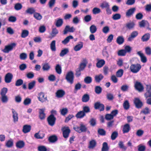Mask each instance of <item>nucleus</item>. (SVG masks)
<instances>
[{"label":"nucleus","instance_id":"nucleus-4","mask_svg":"<svg viewBox=\"0 0 151 151\" xmlns=\"http://www.w3.org/2000/svg\"><path fill=\"white\" fill-rule=\"evenodd\" d=\"M56 118L54 115L51 114L47 118V121L49 124L51 126H53L55 123Z\"/></svg>","mask_w":151,"mask_h":151},{"label":"nucleus","instance_id":"nucleus-37","mask_svg":"<svg viewBox=\"0 0 151 151\" xmlns=\"http://www.w3.org/2000/svg\"><path fill=\"white\" fill-rule=\"evenodd\" d=\"M35 10V9L32 7L29 8H28L26 11V13L29 14H34Z\"/></svg>","mask_w":151,"mask_h":151},{"label":"nucleus","instance_id":"nucleus-43","mask_svg":"<svg viewBox=\"0 0 151 151\" xmlns=\"http://www.w3.org/2000/svg\"><path fill=\"white\" fill-rule=\"evenodd\" d=\"M34 17L37 20H40L42 18V15L39 13H38L35 12L33 14Z\"/></svg>","mask_w":151,"mask_h":151},{"label":"nucleus","instance_id":"nucleus-56","mask_svg":"<svg viewBox=\"0 0 151 151\" xmlns=\"http://www.w3.org/2000/svg\"><path fill=\"white\" fill-rule=\"evenodd\" d=\"M150 111V110L147 107H146L145 109L141 111L140 113H143L145 114H149Z\"/></svg>","mask_w":151,"mask_h":151},{"label":"nucleus","instance_id":"nucleus-45","mask_svg":"<svg viewBox=\"0 0 151 151\" xmlns=\"http://www.w3.org/2000/svg\"><path fill=\"white\" fill-rule=\"evenodd\" d=\"M118 133L117 131H115L112 133L111 135V139L112 140H115L118 136Z\"/></svg>","mask_w":151,"mask_h":151},{"label":"nucleus","instance_id":"nucleus-49","mask_svg":"<svg viewBox=\"0 0 151 151\" xmlns=\"http://www.w3.org/2000/svg\"><path fill=\"white\" fill-rule=\"evenodd\" d=\"M135 25L134 23L133 22H129L126 24V27L129 29L133 28Z\"/></svg>","mask_w":151,"mask_h":151},{"label":"nucleus","instance_id":"nucleus-40","mask_svg":"<svg viewBox=\"0 0 151 151\" xmlns=\"http://www.w3.org/2000/svg\"><path fill=\"white\" fill-rule=\"evenodd\" d=\"M109 150V147L108 146L107 143L106 142L103 143L101 151H108Z\"/></svg>","mask_w":151,"mask_h":151},{"label":"nucleus","instance_id":"nucleus-9","mask_svg":"<svg viewBox=\"0 0 151 151\" xmlns=\"http://www.w3.org/2000/svg\"><path fill=\"white\" fill-rule=\"evenodd\" d=\"M13 77V75L11 73H8L5 76L4 81L6 83L11 82Z\"/></svg>","mask_w":151,"mask_h":151},{"label":"nucleus","instance_id":"nucleus-50","mask_svg":"<svg viewBox=\"0 0 151 151\" xmlns=\"http://www.w3.org/2000/svg\"><path fill=\"white\" fill-rule=\"evenodd\" d=\"M8 89L6 88H4L1 91L0 94L1 96H6V94L7 92Z\"/></svg>","mask_w":151,"mask_h":151},{"label":"nucleus","instance_id":"nucleus-26","mask_svg":"<svg viewBox=\"0 0 151 151\" xmlns=\"http://www.w3.org/2000/svg\"><path fill=\"white\" fill-rule=\"evenodd\" d=\"M139 25L140 27H144L145 25L149 26V24L147 21L142 20L139 22Z\"/></svg>","mask_w":151,"mask_h":151},{"label":"nucleus","instance_id":"nucleus-52","mask_svg":"<svg viewBox=\"0 0 151 151\" xmlns=\"http://www.w3.org/2000/svg\"><path fill=\"white\" fill-rule=\"evenodd\" d=\"M102 88L99 86H97L95 87V92L97 94H100L102 91Z\"/></svg>","mask_w":151,"mask_h":151},{"label":"nucleus","instance_id":"nucleus-18","mask_svg":"<svg viewBox=\"0 0 151 151\" xmlns=\"http://www.w3.org/2000/svg\"><path fill=\"white\" fill-rule=\"evenodd\" d=\"M138 33L137 31H134L131 34L130 36L128 39V40L131 41L132 39L136 37L138 35Z\"/></svg>","mask_w":151,"mask_h":151},{"label":"nucleus","instance_id":"nucleus-31","mask_svg":"<svg viewBox=\"0 0 151 151\" xmlns=\"http://www.w3.org/2000/svg\"><path fill=\"white\" fill-rule=\"evenodd\" d=\"M0 99L3 103H6L8 100V98L7 96H1Z\"/></svg>","mask_w":151,"mask_h":151},{"label":"nucleus","instance_id":"nucleus-61","mask_svg":"<svg viewBox=\"0 0 151 151\" xmlns=\"http://www.w3.org/2000/svg\"><path fill=\"white\" fill-rule=\"evenodd\" d=\"M121 15L119 14H116L113 15L112 18L114 20H118L121 18Z\"/></svg>","mask_w":151,"mask_h":151},{"label":"nucleus","instance_id":"nucleus-33","mask_svg":"<svg viewBox=\"0 0 151 151\" xmlns=\"http://www.w3.org/2000/svg\"><path fill=\"white\" fill-rule=\"evenodd\" d=\"M58 33V31L56 28L55 27L52 29L51 35L52 37H54Z\"/></svg>","mask_w":151,"mask_h":151},{"label":"nucleus","instance_id":"nucleus-14","mask_svg":"<svg viewBox=\"0 0 151 151\" xmlns=\"http://www.w3.org/2000/svg\"><path fill=\"white\" fill-rule=\"evenodd\" d=\"M39 95L38 99L41 102H43L47 100V97H45V94L41 92L40 93Z\"/></svg>","mask_w":151,"mask_h":151},{"label":"nucleus","instance_id":"nucleus-32","mask_svg":"<svg viewBox=\"0 0 151 151\" xmlns=\"http://www.w3.org/2000/svg\"><path fill=\"white\" fill-rule=\"evenodd\" d=\"M39 132H40L36 133L34 135V137L35 138L37 139H42L44 137L45 134L42 133L39 134Z\"/></svg>","mask_w":151,"mask_h":151},{"label":"nucleus","instance_id":"nucleus-19","mask_svg":"<svg viewBox=\"0 0 151 151\" xmlns=\"http://www.w3.org/2000/svg\"><path fill=\"white\" fill-rule=\"evenodd\" d=\"M12 110L13 121L14 122H16L18 121V114L15 111L14 109H12Z\"/></svg>","mask_w":151,"mask_h":151},{"label":"nucleus","instance_id":"nucleus-64","mask_svg":"<svg viewBox=\"0 0 151 151\" xmlns=\"http://www.w3.org/2000/svg\"><path fill=\"white\" fill-rule=\"evenodd\" d=\"M31 100L30 99L27 98L24 99L23 102V104L25 105H27L31 103Z\"/></svg>","mask_w":151,"mask_h":151},{"label":"nucleus","instance_id":"nucleus-17","mask_svg":"<svg viewBox=\"0 0 151 151\" xmlns=\"http://www.w3.org/2000/svg\"><path fill=\"white\" fill-rule=\"evenodd\" d=\"M130 129V125L128 124H125L123 127V133L128 132Z\"/></svg>","mask_w":151,"mask_h":151},{"label":"nucleus","instance_id":"nucleus-11","mask_svg":"<svg viewBox=\"0 0 151 151\" xmlns=\"http://www.w3.org/2000/svg\"><path fill=\"white\" fill-rule=\"evenodd\" d=\"M146 86L147 92L144 94L145 96L146 99L148 97L151 98V86L147 85Z\"/></svg>","mask_w":151,"mask_h":151},{"label":"nucleus","instance_id":"nucleus-10","mask_svg":"<svg viewBox=\"0 0 151 151\" xmlns=\"http://www.w3.org/2000/svg\"><path fill=\"white\" fill-rule=\"evenodd\" d=\"M135 88L139 92H141L144 90V87L141 83L138 81H137L135 84Z\"/></svg>","mask_w":151,"mask_h":151},{"label":"nucleus","instance_id":"nucleus-48","mask_svg":"<svg viewBox=\"0 0 151 151\" xmlns=\"http://www.w3.org/2000/svg\"><path fill=\"white\" fill-rule=\"evenodd\" d=\"M29 31L27 30H24L22 31L21 34V37L22 38H25L29 35Z\"/></svg>","mask_w":151,"mask_h":151},{"label":"nucleus","instance_id":"nucleus-13","mask_svg":"<svg viewBox=\"0 0 151 151\" xmlns=\"http://www.w3.org/2000/svg\"><path fill=\"white\" fill-rule=\"evenodd\" d=\"M136 10L135 8H132L128 9L126 12V17H129L132 16Z\"/></svg>","mask_w":151,"mask_h":151},{"label":"nucleus","instance_id":"nucleus-35","mask_svg":"<svg viewBox=\"0 0 151 151\" xmlns=\"http://www.w3.org/2000/svg\"><path fill=\"white\" fill-rule=\"evenodd\" d=\"M63 23V20L62 19H58L56 21L55 23V26L57 27H61Z\"/></svg>","mask_w":151,"mask_h":151},{"label":"nucleus","instance_id":"nucleus-38","mask_svg":"<svg viewBox=\"0 0 151 151\" xmlns=\"http://www.w3.org/2000/svg\"><path fill=\"white\" fill-rule=\"evenodd\" d=\"M57 138L56 136L52 135L49 137V140L51 142H54L57 140Z\"/></svg>","mask_w":151,"mask_h":151},{"label":"nucleus","instance_id":"nucleus-5","mask_svg":"<svg viewBox=\"0 0 151 151\" xmlns=\"http://www.w3.org/2000/svg\"><path fill=\"white\" fill-rule=\"evenodd\" d=\"M134 103L135 107L138 109L141 108L143 106V104L139 99L137 98H134Z\"/></svg>","mask_w":151,"mask_h":151},{"label":"nucleus","instance_id":"nucleus-16","mask_svg":"<svg viewBox=\"0 0 151 151\" xmlns=\"http://www.w3.org/2000/svg\"><path fill=\"white\" fill-rule=\"evenodd\" d=\"M45 109H39V117L41 120L44 119L45 118V114L44 113Z\"/></svg>","mask_w":151,"mask_h":151},{"label":"nucleus","instance_id":"nucleus-34","mask_svg":"<svg viewBox=\"0 0 151 151\" xmlns=\"http://www.w3.org/2000/svg\"><path fill=\"white\" fill-rule=\"evenodd\" d=\"M105 64V61L103 60H101L98 61L96 63V66L99 68L101 67Z\"/></svg>","mask_w":151,"mask_h":151},{"label":"nucleus","instance_id":"nucleus-27","mask_svg":"<svg viewBox=\"0 0 151 151\" xmlns=\"http://www.w3.org/2000/svg\"><path fill=\"white\" fill-rule=\"evenodd\" d=\"M86 116V114L82 111L78 112L76 115V117L78 118H82Z\"/></svg>","mask_w":151,"mask_h":151},{"label":"nucleus","instance_id":"nucleus-24","mask_svg":"<svg viewBox=\"0 0 151 151\" xmlns=\"http://www.w3.org/2000/svg\"><path fill=\"white\" fill-rule=\"evenodd\" d=\"M116 41L118 44L121 45L124 42V38L122 36H119L117 38Z\"/></svg>","mask_w":151,"mask_h":151},{"label":"nucleus","instance_id":"nucleus-22","mask_svg":"<svg viewBox=\"0 0 151 151\" xmlns=\"http://www.w3.org/2000/svg\"><path fill=\"white\" fill-rule=\"evenodd\" d=\"M90 99V97L87 94H84L82 96V101L83 102H86L88 101Z\"/></svg>","mask_w":151,"mask_h":151},{"label":"nucleus","instance_id":"nucleus-44","mask_svg":"<svg viewBox=\"0 0 151 151\" xmlns=\"http://www.w3.org/2000/svg\"><path fill=\"white\" fill-rule=\"evenodd\" d=\"M123 106L124 109L128 110L129 108L130 105L128 100L125 101L123 104Z\"/></svg>","mask_w":151,"mask_h":151},{"label":"nucleus","instance_id":"nucleus-21","mask_svg":"<svg viewBox=\"0 0 151 151\" xmlns=\"http://www.w3.org/2000/svg\"><path fill=\"white\" fill-rule=\"evenodd\" d=\"M83 43L82 42H80L74 47V50L76 51H78L83 47Z\"/></svg>","mask_w":151,"mask_h":151},{"label":"nucleus","instance_id":"nucleus-57","mask_svg":"<svg viewBox=\"0 0 151 151\" xmlns=\"http://www.w3.org/2000/svg\"><path fill=\"white\" fill-rule=\"evenodd\" d=\"M92 12L93 14H96L99 13L101 12V10L99 8L95 7L93 9Z\"/></svg>","mask_w":151,"mask_h":151},{"label":"nucleus","instance_id":"nucleus-12","mask_svg":"<svg viewBox=\"0 0 151 151\" xmlns=\"http://www.w3.org/2000/svg\"><path fill=\"white\" fill-rule=\"evenodd\" d=\"M65 94V91L61 89L58 90L55 93L56 96L58 98L63 97Z\"/></svg>","mask_w":151,"mask_h":151},{"label":"nucleus","instance_id":"nucleus-29","mask_svg":"<svg viewBox=\"0 0 151 151\" xmlns=\"http://www.w3.org/2000/svg\"><path fill=\"white\" fill-rule=\"evenodd\" d=\"M150 38V34L149 33H147L143 35L142 38V40L143 42L147 41Z\"/></svg>","mask_w":151,"mask_h":151},{"label":"nucleus","instance_id":"nucleus-36","mask_svg":"<svg viewBox=\"0 0 151 151\" xmlns=\"http://www.w3.org/2000/svg\"><path fill=\"white\" fill-rule=\"evenodd\" d=\"M36 81H33L29 83L28 84V88L29 90H31L33 88L35 85Z\"/></svg>","mask_w":151,"mask_h":151},{"label":"nucleus","instance_id":"nucleus-42","mask_svg":"<svg viewBox=\"0 0 151 151\" xmlns=\"http://www.w3.org/2000/svg\"><path fill=\"white\" fill-rule=\"evenodd\" d=\"M55 41H52L50 45V49L52 51H55L56 50Z\"/></svg>","mask_w":151,"mask_h":151},{"label":"nucleus","instance_id":"nucleus-55","mask_svg":"<svg viewBox=\"0 0 151 151\" xmlns=\"http://www.w3.org/2000/svg\"><path fill=\"white\" fill-rule=\"evenodd\" d=\"M126 51L124 50H121L118 52V55L119 56H124L126 55Z\"/></svg>","mask_w":151,"mask_h":151},{"label":"nucleus","instance_id":"nucleus-47","mask_svg":"<svg viewBox=\"0 0 151 151\" xmlns=\"http://www.w3.org/2000/svg\"><path fill=\"white\" fill-rule=\"evenodd\" d=\"M124 72L123 70L122 69L118 70L116 72V76L118 77H121L123 75Z\"/></svg>","mask_w":151,"mask_h":151},{"label":"nucleus","instance_id":"nucleus-1","mask_svg":"<svg viewBox=\"0 0 151 151\" xmlns=\"http://www.w3.org/2000/svg\"><path fill=\"white\" fill-rule=\"evenodd\" d=\"M65 79L67 81L71 84L73 83L74 75L73 72L70 71L68 72L66 75Z\"/></svg>","mask_w":151,"mask_h":151},{"label":"nucleus","instance_id":"nucleus-23","mask_svg":"<svg viewBox=\"0 0 151 151\" xmlns=\"http://www.w3.org/2000/svg\"><path fill=\"white\" fill-rule=\"evenodd\" d=\"M50 68V66L48 63H46L42 64V69L44 71H48Z\"/></svg>","mask_w":151,"mask_h":151},{"label":"nucleus","instance_id":"nucleus-28","mask_svg":"<svg viewBox=\"0 0 151 151\" xmlns=\"http://www.w3.org/2000/svg\"><path fill=\"white\" fill-rule=\"evenodd\" d=\"M96 142L94 140H92L89 142L88 148L93 149L96 146Z\"/></svg>","mask_w":151,"mask_h":151},{"label":"nucleus","instance_id":"nucleus-2","mask_svg":"<svg viewBox=\"0 0 151 151\" xmlns=\"http://www.w3.org/2000/svg\"><path fill=\"white\" fill-rule=\"evenodd\" d=\"M141 67L140 65L139 64H132L130 66V69L132 73H136L139 70Z\"/></svg>","mask_w":151,"mask_h":151},{"label":"nucleus","instance_id":"nucleus-62","mask_svg":"<svg viewBox=\"0 0 151 151\" xmlns=\"http://www.w3.org/2000/svg\"><path fill=\"white\" fill-rule=\"evenodd\" d=\"M23 83V81L21 79L17 80L16 82L15 86H20L22 85Z\"/></svg>","mask_w":151,"mask_h":151},{"label":"nucleus","instance_id":"nucleus-53","mask_svg":"<svg viewBox=\"0 0 151 151\" xmlns=\"http://www.w3.org/2000/svg\"><path fill=\"white\" fill-rule=\"evenodd\" d=\"M98 133L101 135L104 136L106 134V131L103 129L99 128L98 130Z\"/></svg>","mask_w":151,"mask_h":151},{"label":"nucleus","instance_id":"nucleus-58","mask_svg":"<svg viewBox=\"0 0 151 151\" xmlns=\"http://www.w3.org/2000/svg\"><path fill=\"white\" fill-rule=\"evenodd\" d=\"M27 58V55L25 53H22L19 55L20 58L22 60H25Z\"/></svg>","mask_w":151,"mask_h":151},{"label":"nucleus","instance_id":"nucleus-6","mask_svg":"<svg viewBox=\"0 0 151 151\" xmlns=\"http://www.w3.org/2000/svg\"><path fill=\"white\" fill-rule=\"evenodd\" d=\"M63 132V135L65 138H67L69 136L70 132V130L68 127H64L62 129Z\"/></svg>","mask_w":151,"mask_h":151},{"label":"nucleus","instance_id":"nucleus-39","mask_svg":"<svg viewBox=\"0 0 151 151\" xmlns=\"http://www.w3.org/2000/svg\"><path fill=\"white\" fill-rule=\"evenodd\" d=\"M69 52V50L68 48H65L61 50L60 54V55L61 57H63Z\"/></svg>","mask_w":151,"mask_h":151},{"label":"nucleus","instance_id":"nucleus-54","mask_svg":"<svg viewBox=\"0 0 151 151\" xmlns=\"http://www.w3.org/2000/svg\"><path fill=\"white\" fill-rule=\"evenodd\" d=\"M22 7V6L21 4L20 3H17L15 4L14 8L16 10H19L21 9Z\"/></svg>","mask_w":151,"mask_h":151},{"label":"nucleus","instance_id":"nucleus-51","mask_svg":"<svg viewBox=\"0 0 151 151\" xmlns=\"http://www.w3.org/2000/svg\"><path fill=\"white\" fill-rule=\"evenodd\" d=\"M92 81L91 78L90 76H87L84 79V82L87 84L91 83Z\"/></svg>","mask_w":151,"mask_h":151},{"label":"nucleus","instance_id":"nucleus-20","mask_svg":"<svg viewBox=\"0 0 151 151\" xmlns=\"http://www.w3.org/2000/svg\"><path fill=\"white\" fill-rule=\"evenodd\" d=\"M104 76L101 74L96 75L95 77V79L97 83H99L104 78Z\"/></svg>","mask_w":151,"mask_h":151},{"label":"nucleus","instance_id":"nucleus-63","mask_svg":"<svg viewBox=\"0 0 151 151\" xmlns=\"http://www.w3.org/2000/svg\"><path fill=\"white\" fill-rule=\"evenodd\" d=\"M68 109L65 108H63L62 109L60 110L61 114L63 115H65L68 112Z\"/></svg>","mask_w":151,"mask_h":151},{"label":"nucleus","instance_id":"nucleus-60","mask_svg":"<svg viewBox=\"0 0 151 151\" xmlns=\"http://www.w3.org/2000/svg\"><path fill=\"white\" fill-rule=\"evenodd\" d=\"M89 123L91 126L93 127L95 126L96 124V119L94 118H91L89 121Z\"/></svg>","mask_w":151,"mask_h":151},{"label":"nucleus","instance_id":"nucleus-30","mask_svg":"<svg viewBox=\"0 0 151 151\" xmlns=\"http://www.w3.org/2000/svg\"><path fill=\"white\" fill-rule=\"evenodd\" d=\"M73 37L72 35H70L67 37L63 41H62V43L64 45H66L69 41L70 39H73Z\"/></svg>","mask_w":151,"mask_h":151},{"label":"nucleus","instance_id":"nucleus-25","mask_svg":"<svg viewBox=\"0 0 151 151\" xmlns=\"http://www.w3.org/2000/svg\"><path fill=\"white\" fill-rule=\"evenodd\" d=\"M24 143L22 141H19L16 143V146L17 147L19 148H23L24 146Z\"/></svg>","mask_w":151,"mask_h":151},{"label":"nucleus","instance_id":"nucleus-59","mask_svg":"<svg viewBox=\"0 0 151 151\" xmlns=\"http://www.w3.org/2000/svg\"><path fill=\"white\" fill-rule=\"evenodd\" d=\"M86 63L84 62L81 63L80 64L79 67L78 68L80 69L81 70L83 71L84 69V68L86 67Z\"/></svg>","mask_w":151,"mask_h":151},{"label":"nucleus","instance_id":"nucleus-15","mask_svg":"<svg viewBox=\"0 0 151 151\" xmlns=\"http://www.w3.org/2000/svg\"><path fill=\"white\" fill-rule=\"evenodd\" d=\"M31 129V126L30 125H25L23 127L22 131L24 133L30 132Z\"/></svg>","mask_w":151,"mask_h":151},{"label":"nucleus","instance_id":"nucleus-41","mask_svg":"<svg viewBox=\"0 0 151 151\" xmlns=\"http://www.w3.org/2000/svg\"><path fill=\"white\" fill-rule=\"evenodd\" d=\"M97 29L96 27L94 25H92L90 27V32L92 34L95 33Z\"/></svg>","mask_w":151,"mask_h":151},{"label":"nucleus","instance_id":"nucleus-7","mask_svg":"<svg viewBox=\"0 0 151 151\" xmlns=\"http://www.w3.org/2000/svg\"><path fill=\"white\" fill-rule=\"evenodd\" d=\"M75 29L73 27H70L69 25H66L63 30L64 35L66 34L68 32H73L75 30Z\"/></svg>","mask_w":151,"mask_h":151},{"label":"nucleus","instance_id":"nucleus-3","mask_svg":"<svg viewBox=\"0 0 151 151\" xmlns=\"http://www.w3.org/2000/svg\"><path fill=\"white\" fill-rule=\"evenodd\" d=\"M16 45V44L15 43H12L11 44L6 45L5 48L2 51L4 53H8L9 51L12 50L13 48Z\"/></svg>","mask_w":151,"mask_h":151},{"label":"nucleus","instance_id":"nucleus-46","mask_svg":"<svg viewBox=\"0 0 151 151\" xmlns=\"http://www.w3.org/2000/svg\"><path fill=\"white\" fill-rule=\"evenodd\" d=\"M55 69L56 72L58 74H60L61 73V67L59 64H57L55 66Z\"/></svg>","mask_w":151,"mask_h":151},{"label":"nucleus","instance_id":"nucleus-8","mask_svg":"<svg viewBox=\"0 0 151 151\" xmlns=\"http://www.w3.org/2000/svg\"><path fill=\"white\" fill-rule=\"evenodd\" d=\"M94 108L96 109H100V111H103L104 109V105L99 102H97L95 103L94 105Z\"/></svg>","mask_w":151,"mask_h":151}]
</instances>
